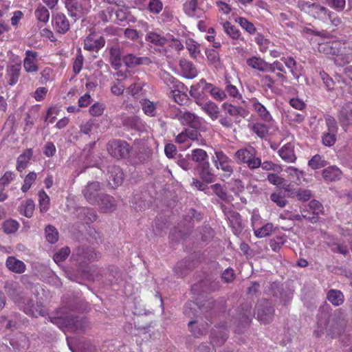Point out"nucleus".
Returning <instances> with one entry per match:
<instances>
[{"label":"nucleus","mask_w":352,"mask_h":352,"mask_svg":"<svg viewBox=\"0 0 352 352\" xmlns=\"http://www.w3.org/2000/svg\"><path fill=\"white\" fill-rule=\"evenodd\" d=\"M145 40L157 46H163L167 41L165 37L154 32H148L145 37Z\"/></svg>","instance_id":"e433bc0d"},{"label":"nucleus","mask_w":352,"mask_h":352,"mask_svg":"<svg viewBox=\"0 0 352 352\" xmlns=\"http://www.w3.org/2000/svg\"><path fill=\"white\" fill-rule=\"evenodd\" d=\"M184 11L190 17H199L201 10L198 6V0H188L184 4Z\"/></svg>","instance_id":"c85d7f7f"},{"label":"nucleus","mask_w":352,"mask_h":352,"mask_svg":"<svg viewBox=\"0 0 352 352\" xmlns=\"http://www.w3.org/2000/svg\"><path fill=\"white\" fill-rule=\"evenodd\" d=\"M256 318L258 321L263 324H267L272 321L274 315V306L269 300L259 301L256 306Z\"/></svg>","instance_id":"423d86ee"},{"label":"nucleus","mask_w":352,"mask_h":352,"mask_svg":"<svg viewBox=\"0 0 352 352\" xmlns=\"http://www.w3.org/2000/svg\"><path fill=\"white\" fill-rule=\"evenodd\" d=\"M100 209L104 212H111L116 210V204L115 199L108 195L103 194L99 199Z\"/></svg>","instance_id":"393cba45"},{"label":"nucleus","mask_w":352,"mask_h":352,"mask_svg":"<svg viewBox=\"0 0 352 352\" xmlns=\"http://www.w3.org/2000/svg\"><path fill=\"white\" fill-rule=\"evenodd\" d=\"M235 21L248 34H254L256 33V29L254 25L246 18L239 16L235 19Z\"/></svg>","instance_id":"c03bdc74"},{"label":"nucleus","mask_w":352,"mask_h":352,"mask_svg":"<svg viewBox=\"0 0 352 352\" xmlns=\"http://www.w3.org/2000/svg\"><path fill=\"white\" fill-rule=\"evenodd\" d=\"M107 149L112 157L116 159H123L129 155L131 146L124 140H112L108 142Z\"/></svg>","instance_id":"39448f33"},{"label":"nucleus","mask_w":352,"mask_h":352,"mask_svg":"<svg viewBox=\"0 0 352 352\" xmlns=\"http://www.w3.org/2000/svg\"><path fill=\"white\" fill-rule=\"evenodd\" d=\"M100 183L98 182H89L82 190V194L86 200L92 205L99 204L101 197Z\"/></svg>","instance_id":"6e6552de"},{"label":"nucleus","mask_w":352,"mask_h":352,"mask_svg":"<svg viewBox=\"0 0 352 352\" xmlns=\"http://www.w3.org/2000/svg\"><path fill=\"white\" fill-rule=\"evenodd\" d=\"M222 109L230 117L241 116L245 118L248 115V112L243 107L234 106L227 102H224L222 104Z\"/></svg>","instance_id":"7c9ffc66"},{"label":"nucleus","mask_w":352,"mask_h":352,"mask_svg":"<svg viewBox=\"0 0 352 352\" xmlns=\"http://www.w3.org/2000/svg\"><path fill=\"white\" fill-rule=\"evenodd\" d=\"M318 49L320 53L334 56V63L337 65H344L352 59V39H336L322 43Z\"/></svg>","instance_id":"f03ea898"},{"label":"nucleus","mask_w":352,"mask_h":352,"mask_svg":"<svg viewBox=\"0 0 352 352\" xmlns=\"http://www.w3.org/2000/svg\"><path fill=\"white\" fill-rule=\"evenodd\" d=\"M342 171L336 166H330L322 171V177L324 180L333 182L341 178Z\"/></svg>","instance_id":"2f4dec72"},{"label":"nucleus","mask_w":352,"mask_h":352,"mask_svg":"<svg viewBox=\"0 0 352 352\" xmlns=\"http://www.w3.org/2000/svg\"><path fill=\"white\" fill-rule=\"evenodd\" d=\"M84 62V57L81 54L80 49H78V54L76 56V58L73 63V71L75 74H78L80 73L82 68Z\"/></svg>","instance_id":"69168bd1"},{"label":"nucleus","mask_w":352,"mask_h":352,"mask_svg":"<svg viewBox=\"0 0 352 352\" xmlns=\"http://www.w3.org/2000/svg\"><path fill=\"white\" fill-rule=\"evenodd\" d=\"M122 60L129 67H133L147 63L148 58L147 57H139L133 54H128L123 57Z\"/></svg>","instance_id":"72a5a7b5"},{"label":"nucleus","mask_w":352,"mask_h":352,"mask_svg":"<svg viewBox=\"0 0 352 352\" xmlns=\"http://www.w3.org/2000/svg\"><path fill=\"white\" fill-rule=\"evenodd\" d=\"M179 120L182 124L188 125V129H196L199 131L201 128L203 119L193 113L189 111L180 112L179 114Z\"/></svg>","instance_id":"f8f14e48"},{"label":"nucleus","mask_w":352,"mask_h":352,"mask_svg":"<svg viewBox=\"0 0 352 352\" xmlns=\"http://www.w3.org/2000/svg\"><path fill=\"white\" fill-rule=\"evenodd\" d=\"M6 265L10 271L16 274H22L26 270V265L22 261L12 256L7 258Z\"/></svg>","instance_id":"4be33fe9"},{"label":"nucleus","mask_w":352,"mask_h":352,"mask_svg":"<svg viewBox=\"0 0 352 352\" xmlns=\"http://www.w3.org/2000/svg\"><path fill=\"white\" fill-rule=\"evenodd\" d=\"M258 152L253 146L237 150L234 157L239 164H245L250 170H254L261 165V159L257 156Z\"/></svg>","instance_id":"7ed1b4c3"},{"label":"nucleus","mask_w":352,"mask_h":352,"mask_svg":"<svg viewBox=\"0 0 352 352\" xmlns=\"http://www.w3.org/2000/svg\"><path fill=\"white\" fill-rule=\"evenodd\" d=\"M339 119L342 122L349 124L352 120V102L344 104L339 113Z\"/></svg>","instance_id":"c9c22d12"},{"label":"nucleus","mask_w":352,"mask_h":352,"mask_svg":"<svg viewBox=\"0 0 352 352\" xmlns=\"http://www.w3.org/2000/svg\"><path fill=\"white\" fill-rule=\"evenodd\" d=\"M47 241L50 243H55L58 240V232L51 225L47 226L45 230Z\"/></svg>","instance_id":"13d9d810"},{"label":"nucleus","mask_w":352,"mask_h":352,"mask_svg":"<svg viewBox=\"0 0 352 352\" xmlns=\"http://www.w3.org/2000/svg\"><path fill=\"white\" fill-rule=\"evenodd\" d=\"M38 52L34 50H28L25 52L23 58V68L28 74H35L39 70L38 67Z\"/></svg>","instance_id":"9b49d317"},{"label":"nucleus","mask_w":352,"mask_h":352,"mask_svg":"<svg viewBox=\"0 0 352 352\" xmlns=\"http://www.w3.org/2000/svg\"><path fill=\"white\" fill-rule=\"evenodd\" d=\"M278 155L283 160L288 163L294 162L297 159L294 151V145L291 142L284 144L279 149Z\"/></svg>","instance_id":"aec40b11"},{"label":"nucleus","mask_w":352,"mask_h":352,"mask_svg":"<svg viewBox=\"0 0 352 352\" xmlns=\"http://www.w3.org/2000/svg\"><path fill=\"white\" fill-rule=\"evenodd\" d=\"M188 87L182 82L176 85L175 89L172 91V95L175 102L179 105L186 104L189 98L187 94Z\"/></svg>","instance_id":"6ab92c4d"},{"label":"nucleus","mask_w":352,"mask_h":352,"mask_svg":"<svg viewBox=\"0 0 352 352\" xmlns=\"http://www.w3.org/2000/svg\"><path fill=\"white\" fill-rule=\"evenodd\" d=\"M329 322V316L326 313H321L318 316V329L314 331L316 337H320L323 333L324 329H327V323Z\"/></svg>","instance_id":"6e6d98bb"},{"label":"nucleus","mask_w":352,"mask_h":352,"mask_svg":"<svg viewBox=\"0 0 352 352\" xmlns=\"http://www.w3.org/2000/svg\"><path fill=\"white\" fill-rule=\"evenodd\" d=\"M16 175L14 171H6L0 177V188L4 190L6 187L8 186L10 184L16 179Z\"/></svg>","instance_id":"09e8293b"},{"label":"nucleus","mask_w":352,"mask_h":352,"mask_svg":"<svg viewBox=\"0 0 352 352\" xmlns=\"http://www.w3.org/2000/svg\"><path fill=\"white\" fill-rule=\"evenodd\" d=\"M70 249L68 247H65L59 250L54 255V261L56 263H60L64 261L69 255Z\"/></svg>","instance_id":"0e129e2a"},{"label":"nucleus","mask_w":352,"mask_h":352,"mask_svg":"<svg viewBox=\"0 0 352 352\" xmlns=\"http://www.w3.org/2000/svg\"><path fill=\"white\" fill-rule=\"evenodd\" d=\"M34 202L32 199H28L20 207V213L28 218L32 217L34 210Z\"/></svg>","instance_id":"8fccbe9b"},{"label":"nucleus","mask_w":352,"mask_h":352,"mask_svg":"<svg viewBox=\"0 0 352 352\" xmlns=\"http://www.w3.org/2000/svg\"><path fill=\"white\" fill-rule=\"evenodd\" d=\"M212 162L217 169L221 170L228 176L233 173L232 160L223 151L221 150L214 151Z\"/></svg>","instance_id":"0eeeda50"},{"label":"nucleus","mask_w":352,"mask_h":352,"mask_svg":"<svg viewBox=\"0 0 352 352\" xmlns=\"http://www.w3.org/2000/svg\"><path fill=\"white\" fill-rule=\"evenodd\" d=\"M327 165L324 157L320 155H314L308 162V166L314 170L323 168Z\"/></svg>","instance_id":"a18cd8bd"},{"label":"nucleus","mask_w":352,"mask_h":352,"mask_svg":"<svg viewBox=\"0 0 352 352\" xmlns=\"http://www.w3.org/2000/svg\"><path fill=\"white\" fill-rule=\"evenodd\" d=\"M40 82L42 85H46L48 82L54 79V69L50 67H44L40 72Z\"/></svg>","instance_id":"de8ad7c7"},{"label":"nucleus","mask_w":352,"mask_h":352,"mask_svg":"<svg viewBox=\"0 0 352 352\" xmlns=\"http://www.w3.org/2000/svg\"><path fill=\"white\" fill-rule=\"evenodd\" d=\"M105 45L103 36L96 37L94 34H90L84 40L83 48L89 52H98Z\"/></svg>","instance_id":"ddd939ff"},{"label":"nucleus","mask_w":352,"mask_h":352,"mask_svg":"<svg viewBox=\"0 0 352 352\" xmlns=\"http://www.w3.org/2000/svg\"><path fill=\"white\" fill-rule=\"evenodd\" d=\"M201 135L199 131L196 129H185L179 133L176 138L175 142L182 144L184 149H186L190 146V141H199Z\"/></svg>","instance_id":"1a4fd4ad"},{"label":"nucleus","mask_w":352,"mask_h":352,"mask_svg":"<svg viewBox=\"0 0 352 352\" xmlns=\"http://www.w3.org/2000/svg\"><path fill=\"white\" fill-rule=\"evenodd\" d=\"M254 41L258 45V49L261 52L265 53L268 50L270 41L261 33H257L256 34Z\"/></svg>","instance_id":"864d4df0"},{"label":"nucleus","mask_w":352,"mask_h":352,"mask_svg":"<svg viewBox=\"0 0 352 352\" xmlns=\"http://www.w3.org/2000/svg\"><path fill=\"white\" fill-rule=\"evenodd\" d=\"M206 55L210 64L218 65L220 63L219 54L215 49H206Z\"/></svg>","instance_id":"e2e57ef3"},{"label":"nucleus","mask_w":352,"mask_h":352,"mask_svg":"<svg viewBox=\"0 0 352 352\" xmlns=\"http://www.w3.org/2000/svg\"><path fill=\"white\" fill-rule=\"evenodd\" d=\"M323 206L317 200H311L307 206L302 208L301 216L302 218L310 220L312 222H316L318 215L322 212Z\"/></svg>","instance_id":"9d476101"},{"label":"nucleus","mask_w":352,"mask_h":352,"mask_svg":"<svg viewBox=\"0 0 352 352\" xmlns=\"http://www.w3.org/2000/svg\"><path fill=\"white\" fill-rule=\"evenodd\" d=\"M223 30L227 36L233 41L232 44L235 45L239 41H245L244 37L242 36L241 31L229 21H226L222 23Z\"/></svg>","instance_id":"f3484780"},{"label":"nucleus","mask_w":352,"mask_h":352,"mask_svg":"<svg viewBox=\"0 0 352 352\" xmlns=\"http://www.w3.org/2000/svg\"><path fill=\"white\" fill-rule=\"evenodd\" d=\"M38 204L41 212H46L50 208V199L44 190L38 191Z\"/></svg>","instance_id":"a19ab883"},{"label":"nucleus","mask_w":352,"mask_h":352,"mask_svg":"<svg viewBox=\"0 0 352 352\" xmlns=\"http://www.w3.org/2000/svg\"><path fill=\"white\" fill-rule=\"evenodd\" d=\"M281 60L284 63L285 66L289 69L294 78L298 79L300 76V72L298 71L297 68V63L294 60V58L291 56L283 57L281 58Z\"/></svg>","instance_id":"4c0bfd02"},{"label":"nucleus","mask_w":352,"mask_h":352,"mask_svg":"<svg viewBox=\"0 0 352 352\" xmlns=\"http://www.w3.org/2000/svg\"><path fill=\"white\" fill-rule=\"evenodd\" d=\"M19 227V223L14 219L6 220L3 222V230L6 234H12L16 232Z\"/></svg>","instance_id":"bf43d9fd"},{"label":"nucleus","mask_w":352,"mask_h":352,"mask_svg":"<svg viewBox=\"0 0 352 352\" xmlns=\"http://www.w3.org/2000/svg\"><path fill=\"white\" fill-rule=\"evenodd\" d=\"M7 296L20 307L23 312L29 316L36 317L43 316L47 314L45 307L41 303L35 304L32 299L25 298L23 295L19 284L14 281H8L4 285Z\"/></svg>","instance_id":"f257e3e1"},{"label":"nucleus","mask_w":352,"mask_h":352,"mask_svg":"<svg viewBox=\"0 0 352 352\" xmlns=\"http://www.w3.org/2000/svg\"><path fill=\"white\" fill-rule=\"evenodd\" d=\"M32 155V148L25 150L16 159V170L19 173L23 172L28 167Z\"/></svg>","instance_id":"b1692460"},{"label":"nucleus","mask_w":352,"mask_h":352,"mask_svg":"<svg viewBox=\"0 0 352 352\" xmlns=\"http://www.w3.org/2000/svg\"><path fill=\"white\" fill-rule=\"evenodd\" d=\"M250 106L252 110L255 111L258 116L265 122H270L272 117L270 112L267 110L266 107L262 104L257 98H252L249 100Z\"/></svg>","instance_id":"a211bd4d"},{"label":"nucleus","mask_w":352,"mask_h":352,"mask_svg":"<svg viewBox=\"0 0 352 352\" xmlns=\"http://www.w3.org/2000/svg\"><path fill=\"white\" fill-rule=\"evenodd\" d=\"M104 109L102 103L96 102L90 107L89 111L92 116L98 117L103 114Z\"/></svg>","instance_id":"774afa93"},{"label":"nucleus","mask_w":352,"mask_h":352,"mask_svg":"<svg viewBox=\"0 0 352 352\" xmlns=\"http://www.w3.org/2000/svg\"><path fill=\"white\" fill-rule=\"evenodd\" d=\"M191 158L193 162L201 164L204 162H208V154L206 151L201 148H195L192 151Z\"/></svg>","instance_id":"3c124183"},{"label":"nucleus","mask_w":352,"mask_h":352,"mask_svg":"<svg viewBox=\"0 0 352 352\" xmlns=\"http://www.w3.org/2000/svg\"><path fill=\"white\" fill-rule=\"evenodd\" d=\"M201 109L212 120H215L219 117V109L218 106L212 101H208L205 104L197 102Z\"/></svg>","instance_id":"c756f323"},{"label":"nucleus","mask_w":352,"mask_h":352,"mask_svg":"<svg viewBox=\"0 0 352 352\" xmlns=\"http://www.w3.org/2000/svg\"><path fill=\"white\" fill-rule=\"evenodd\" d=\"M34 15L36 19L43 23H47L50 19V12L43 5L39 4L35 10Z\"/></svg>","instance_id":"79ce46f5"},{"label":"nucleus","mask_w":352,"mask_h":352,"mask_svg":"<svg viewBox=\"0 0 352 352\" xmlns=\"http://www.w3.org/2000/svg\"><path fill=\"white\" fill-rule=\"evenodd\" d=\"M10 344L15 350L21 351L28 348L29 340L26 335L19 332L10 339Z\"/></svg>","instance_id":"5701e85b"},{"label":"nucleus","mask_w":352,"mask_h":352,"mask_svg":"<svg viewBox=\"0 0 352 352\" xmlns=\"http://www.w3.org/2000/svg\"><path fill=\"white\" fill-rule=\"evenodd\" d=\"M115 8L108 6L99 13V18L104 23L109 22L113 19Z\"/></svg>","instance_id":"680f3d73"},{"label":"nucleus","mask_w":352,"mask_h":352,"mask_svg":"<svg viewBox=\"0 0 352 352\" xmlns=\"http://www.w3.org/2000/svg\"><path fill=\"white\" fill-rule=\"evenodd\" d=\"M319 75L327 90H333L335 86V82L333 78L323 70L320 71Z\"/></svg>","instance_id":"052dcab7"},{"label":"nucleus","mask_w":352,"mask_h":352,"mask_svg":"<svg viewBox=\"0 0 352 352\" xmlns=\"http://www.w3.org/2000/svg\"><path fill=\"white\" fill-rule=\"evenodd\" d=\"M52 23L54 30L58 34H64L70 28L69 21L63 13H57L54 15L52 17Z\"/></svg>","instance_id":"4468645a"},{"label":"nucleus","mask_w":352,"mask_h":352,"mask_svg":"<svg viewBox=\"0 0 352 352\" xmlns=\"http://www.w3.org/2000/svg\"><path fill=\"white\" fill-rule=\"evenodd\" d=\"M197 171L199 177L206 183H212L214 181V175L212 173L208 162L199 164Z\"/></svg>","instance_id":"cd10ccee"},{"label":"nucleus","mask_w":352,"mask_h":352,"mask_svg":"<svg viewBox=\"0 0 352 352\" xmlns=\"http://www.w3.org/2000/svg\"><path fill=\"white\" fill-rule=\"evenodd\" d=\"M246 64L252 69L263 72H268V67H270L269 63L266 62L260 56H253L247 58Z\"/></svg>","instance_id":"412c9836"},{"label":"nucleus","mask_w":352,"mask_h":352,"mask_svg":"<svg viewBox=\"0 0 352 352\" xmlns=\"http://www.w3.org/2000/svg\"><path fill=\"white\" fill-rule=\"evenodd\" d=\"M109 184L113 188L121 185L124 180V173L121 168L116 165H111L108 167Z\"/></svg>","instance_id":"2eb2a0df"},{"label":"nucleus","mask_w":352,"mask_h":352,"mask_svg":"<svg viewBox=\"0 0 352 352\" xmlns=\"http://www.w3.org/2000/svg\"><path fill=\"white\" fill-rule=\"evenodd\" d=\"M228 338L227 330L225 328L219 330L214 329L211 333V344L214 346H220L224 344Z\"/></svg>","instance_id":"473e14b6"},{"label":"nucleus","mask_w":352,"mask_h":352,"mask_svg":"<svg viewBox=\"0 0 352 352\" xmlns=\"http://www.w3.org/2000/svg\"><path fill=\"white\" fill-rule=\"evenodd\" d=\"M287 173L291 179H293V182L296 184H301L302 182L305 180V173L302 170L298 169L294 166H289L287 169Z\"/></svg>","instance_id":"58836bf2"},{"label":"nucleus","mask_w":352,"mask_h":352,"mask_svg":"<svg viewBox=\"0 0 352 352\" xmlns=\"http://www.w3.org/2000/svg\"><path fill=\"white\" fill-rule=\"evenodd\" d=\"M212 190L214 191L215 195L218 196L222 200H226L228 198L227 190L224 186L219 184H215L212 185Z\"/></svg>","instance_id":"338daca9"},{"label":"nucleus","mask_w":352,"mask_h":352,"mask_svg":"<svg viewBox=\"0 0 352 352\" xmlns=\"http://www.w3.org/2000/svg\"><path fill=\"white\" fill-rule=\"evenodd\" d=\"M274 230V225L272 223H267L262 227L254 230V235L257 238H263L270 236Z\"/></svg>","instance_id":"5fc2aeb1"},{"label":"nucleus","mask_w":352,"mask_h":352,"mask_svg":"<svg viewBox=\"0 0 352 352\" xmlns=\"http://www.w3.org/2000/svg\"><path fill=\"white\" fill-rule=\"evenodd\" d=\"M37 178V175L35 172L32 171L30 172L24 178L23 184L21 186V191L24 193L27 192L33 184L36 182Z\"/></svg>","instance_id":"603ef678"},{"label":"nucleus","mask_w":352,"mask_h":352,"mask_svg":"<svg viewBox=\"0 0 352 352\" xmlns=\"http://www.w3.org/2000/svg\"><path fill=\"white\" fill-rule=\"evenodd\" d=\"M110 63L115 68H118L122 65V57L118 47H111L110 50Z\"/></svg>","instance_id":"49530a36"},{"label":"nucleus","mask_w":352,"mask_h":352,"mask_svg":"<svg viewBox=\"0 0 352 352\" xmlns=\"http://www.w3.org/2000/svg\"><path fill=\"white\" fill-rule=\"evenodd\" d=\"M318 10L323 13L324 15H327L331 24L334 26H338L341 23L340 18L334 12L329 11L325 7L317 6Z\"/></svg>","instance_id":"4d7b16f0"},{"label":"nucleus","mask_w":352,"mask_h":352,"mask_svg":"<svg viewBox=\"0 0 352 352\" xmlns=\"http://www.w3.org/2000/svg\"><path fill=\"white\" fill-rule=\"evenodd\" d=\"M327 299L333 306H340L344 302V297L341 291L331 289L327 294Z\"/></svg>","instance_id":"f704fd0d"},{"label":"nucleus","mask_w":352,"mask_h":352,"mask_svg":"<svg viewBox=\"0 0 352 352\" xmlns=\"http://www.w3.org/2000/svg\"><path fill=\"white\" fill-rule=\"evenodd\" d=\"M21 72V63H16L8 65L6 68V77L10 86L15 85L20 78Z\"/></svg>","instance_id":"dca6fc26"},{"label":"nucleus","mask_w":352,"mask_h":352,"mask_svg":"<svg viewBox=\"0 0 352 352\" xmlns=\"http://www.w3.org/2000/svg\"><path fill=\"white\" fill-rule=\"evenodd\" d=\"M186 47L192 58H197L200 54V45L192 38H188L186 41Z\"/></svg>","instance_id":"37998d69"},{"label":"nucleus","mask_w":352,"mask_h":352,"mask_svg":"<svg viewBox=\"0 0 352 352\" xmlns=\"http://www.w3.org/2000/svg\"><path fill=\"white\" fill-rule=\"evenodd\" d=\"M142 111L149 117H155L158 115V102H155L147 98H143L140 101Z\"/></svg>","instance_id":"a878e982"},{"label":"nucleus","mask_w":352,"mask_h":352,"mask_svg":"<svg viewBox=\"0 0 352 352\" xmlns=\"http://www.w3.org/2000/svg\"><path fill=\"white\" fill-rule=\"evenodd\" d=\"M250 130L260 138H265L268 134V126L261 122H256L250 126Z\"/></svg>","instance_id":"ea45409f"},{"label":"nucleus","mask_w":352,"mask_h":352,"mask_svg":"<svg viewBox=\"0 0 352 352\" xmlns=\"http://www.w3.org/2000/svg\"><path fill=\"white\" fill-rule=\"evenodd\" d=\"M50 321L58 325L60 328H66L74 333H80L85 330L87 322L85 318H79L74 316L51 317Z\"/></svg>","instance_id":"20e7f679"},{"label":"nucleus","mask_w":352,"mask_h":352,"mask_svg":"<svg viewBox=\"0 0 352 352\" xmlns=\"http://www.w3.org/2000/svg\"><path fill=\"white\" fill-rule=\"evenodd\" d=\"M183 76L188 79H192L197 76V71L193 63L188 60L182 59L179 61Z\"/></svg>","instance_id":"bb28decb"}]
</instances>
